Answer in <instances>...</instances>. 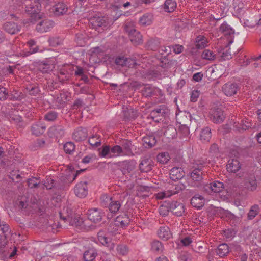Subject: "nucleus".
Segmentation results:
<instances>
[{
  "instance_id": "1",
  "label": "nucleus",
  "mask_w": 261,
  "mask_h": 261,
  "mask_svg": "<svg viewBox=\"0 0 261 261\" xmlns=\"http://www.w3.org/2000/svg\"><path fill=\"white\" fill-rule=\"evenodd\" d=\"M18 2V4L21 5L24 3L25 5V11L30 16L32 20L40 19L41 18V14H40L41 6L38 2H33L30 1H25L23 2V0H15Z\"/></svg>"
},
{
  "instance_id": "2",
  "label": "nucleus",
  "mask_w": 261,
  "mask_h": 261,
  "mask_svg": "<svg viewBox=\"0 0 261 261\" xmlns=\"http://www.w3.org/2000/svg\"><path fill=\"white\" fill-rule=\"evenodd\" d=\"M159 52L162 56L160 64L161 67L164 68H170L174 65L175 61L169 60L167 58V56L171 53L170 46H161L159 49Z\"/></svg>"
},
{
  "instance_id": "3",
  "label": "nucleus",
  "mask_w": 261,
  "mask_h": 261,
  "mask_svg": "<svg viewBox=\"0 0 261 261\" xmlns=\"http://www.w3.org/2000/svg\"><path fill=\"white\" fill-rule=\"evenodd\" d=\"M88 20L89 27L95 30L99 28L107 27L109 24L107 18L99 14L90 17Z\"/></svg>"
},
{
  "instance_id": "4",
  "label": "nucleus",
  "mask_w": 261,
  "mask_h": 261,
  "mask_svg": "<svg viewBox=\"0 0 261 261\" xmlns=\"http://www.w3.org/2000/svg\"><path fill=\"white\" fill-rule=\"evenodd\" d=\"M142 95L145 97H161L163 96L162 91L158 87L150 84H145L141 90Z\"/></svg>"
},
{
  "instance_id": "5",
  "label": "nucleus",
  "mask_w": 261,
  "mask_h": 261,
  "mask_svg": "<svg viewBox=\"0 0 261 261\" xmlns=\"http://www.w3.org/2000/svg\"><path fill=\"white\" fill-rule=\"evenodd\" d=\"M168 112V109H167L165 106H160L150 112V116L154 121L159 122L161 120L162 118L164 117Z\"/></svg>"
},
{
  "instance_id": "6",
  "label": "nucleus",
  "mask_w": 261,
  "mask_h": 261,
  "mask_svg": "<svg viewBox=\"0 0 261 261\" xmlns=\"http://www.w3.org/2000/svg\"><path fill=\"white\" fill-rule=\"evenodd\" d=\"M211 120L215 123L223 122L225 118V114L221 108H214L210 112Z\"/></svg>"
},
{
  "instance_id": "7",
  "label": "nucleus",
  "mask_w": 261,
  "mask_h": 261,
  "mask_svg": "<svg viewBox=\"0 0 261 261\" xmlns=\"http://www.w3.org/2000/svg\"><path fill=\"white\" fill-rule=\"evenodd\" d=\"M186 186L184 184L178 182L177 185L174 186V188L173 190L158 193L156 197L158 199H162L164 198L170 197L171 195L177 194L180 191L184 190Z\"/></svg>"
},
{
  "instance_id": "8",
  "label": "nucleus",
  "mask_w": 261,
  "mask_h": 261,
  "mask_svg": "<svg viewBox=\"0 0 261 261\" xmlns=\"http://www.w3.org/2000/svg\"><path fill=\"white\" fill-rule=\"evenodd\" d=\"M125 29L128 32L130 40L134 45H138L142 43V37L139 32L134 28H128L127 25Z\"/></svg>"
},
{
  "instance_id": "9",
  "label": "nucleus",
  "mask_w": 261,
  "mask_h": 261,
  "mask_svg": "<svg viewBox=\"0 0 261 261\" xmlns=\"http://www.w3.org/2000/svg\"><path fill=\"white\" fill-rule=\"evenodd\" d=\"M87 214L88 219L95 223L100 222L103 215L102 210L97 208L89 210Z\"/></svg>"
},
{
  "instance_id": "10",
  "label": "nucleus",
  "mask_w": 261,
  "mask_h": 261,
  "mask_svg": "<svg viewBox=\"0 0 261 261\" xmlns=\"http://www.w3.org/2000/svg\"><path fill=\"white\" fill-rule=\"evenodd\" d=\"M97 238L100 243L103 246L106 247L109 250H114L115 244L106 236L103 230L99 231L97 233Z\"/></svg>"
},
{
  "instance_id": "11",
  "label": "nucleus",
  "mask_w": 261,
  "mask_h": 261,
  "mask_svg": "<svg viewBox=\"0 0 261 261\" xmlns=\"http://www.w3.org/2000/svg\"><path fill=\"white\" fill-rule=\"evenodd\" d=\"M54 22L49 19H43L39 22L36 27L38 32L44 33L49 31L54 26Z\"/></svg>"
},
{
  "instance_id": "12",
  "label": "nucleus",
  "mask_w": 261,
  "mask_h": 261,
  "mask_svg": "<svg viewBox=\"0 0 261 261\" xmlns=\"http://www.w3.org/2000/svg\"><path fill=\"white\" fill-rule=\"evenodd\" d=\"M66 211L67 213V215L66 216H63L62 213H60V217L61 218L64 220L69 222V223L72 226H78L80 224L79 217H75L74 218H72V210L68 207V206L66 207H64L63 209V213H64V212Z\"/></svg>"
},
{
  "instance_id": "13",
  "label": "nucleus",
  "mask_w": 261,
  "mask_h": 261,
  "mask_svg": "<svg viewBox=\"0 0 261 261\" xmlns=\"http://www.w3.org/2000/svg\"><path fill=\"white\" fill-rule=\"evenodd\" d=\"M169 208L170 212L178 217L182 216L185 212L184 204L176 201H169Z\"/></svg>"
},
{
  "instance_id": "14",
  "label": "nucleus",
  "mask_w": 261,
  "mask_h": 261,
  "mask_svg": "<svg viewBox=\"0 0 261 261\" xmlns=\"http://www.w3.org/2000/svg\"><path fill=\"white\" fill-rule=\"evenodd\" d=\"M115 63L117 65L122 67L133 68L136 65V61L130 58H125L124 56L118 57L116 58Z\"/></svg>"
},
{
  "instance_id": "15",
  "label": "nucleus",
  "mask_w": 261,
  "mask_h": 261,
  "mask_svg": "<svg viewBox=\"0 0 261 261\" xmlns=\"http://www.w3.org/2000/svg\"><path fill=\"white\" fill-rule=\"evenodd\" d=\"M3 29L8 33L14 35L20 31L21 26L12 21H7L3 25Z\"/></svg>"
},
{
  "instance_id": "16",
  "label": "nucleus",
  "mask_w": 261,
  "mask_h": 261,
  "mask_svg": "<svg viewBox=\"0 0 261 261\" xmlns=\"http://www.w3.org/2000/svg\"><path fill=\"white\" fill-rule=\"evenodd\" d=\"M238 90V85L234 83L228 82L225 84L222 87L224 93L227 96H231L236 94Z\"/></svg>"
},
{
  "instance_id": "17",
  "label": "nucleus",
  "mask_w": 261,
  "mask_h": 261,
  "mask_svg": "<svg viewBox=\"0 0 261 261\" xmlns=\"http://www.w3.org/2000/svg\"><path fill=\"white\" fill-rule=\"evenodd\" d=\"M74 193L80 198H84L88 194L87 182L81 181L77 184L74 188Z\"/></svg>"
},
{
  "instance_id": "18",
  "label": "nucleus",
  "mask_w": 261,
  "mask_h": 261,
  "mask_svg": "<svg viewBox=\"0 0 261 261\" xmlns=\"http://www.w3.org/2000/svg\"><path fill=\"white\" fill-rule=\"evenodd\" d=\"M154 166L153 161L149 158L145 157L139 164V169L142 172L150 171Z\"/></svg>"
},
{
  "instance_id": "19",
  "label": "nucleus",
  "mask_w": 261,
  "mask_h": 261,
  "mask_svg": "<svg viewBox=\"0 0 261 261\" xmlns=\"http://www.w3.org/2000/svg\"><path fill=\"white\" fill-rule=\"evenodd\" d=\"M203 166L201 164H194L192 166L191 177L195 181H200L202 177Z\"/></svg>"
},
{
  "instance_id": "20",
  "label": "nucleus",
  "mask_w": 261,
  "mask_h": 261,
  "mask_svg": "<svg viewBox=\"0 0 261 261\" xmlns=\"http://www.w3.org/2000/svg\"><path fill=\"white\" fill-rule=\"evenodd\" d=\"M88 136V130L86 128L80 127L73 133V139L77 142L85 140Z\"/></svg>"
},
{
  "instance_id": "21",
  "label": "nucleus",
  "mask_w": 261,
  "mask_h": 261,
  "mask_svg": "<svg viewBox=\"0 0 261 261\" xmlns=\"http://www.w3.org/2000/svg\"><path fill=\"white\" fill-rule=\"evenodd\" d=\"M220 30L225 36H228L229 43H232L233 42L232 37H233L234 31L230 26L227 23L224 22L221 25Z\"/></svg>"
},
{
  "instance_id": "22",
  "label": "nucleus",
  "mask_w": 261,
  "mask_h": 261,
  "mask_svg": "<svg viewBox=\"0 0 261 261\" xmlns=\"http://www.w3.org/2000/svg\"><path fill=\"white\" fill-rule=\"evenodd\" d=\"M119 166L123 174L130 173L135 169V164L133 161L125 160L119 163Z\"/></svg>"
},
{
  "instance_id": "23",
  "label": "nucleus",
  "mask_w": 261,
  "mask_h": 261,
  "mask_svg": "<svg viewBox=\"0 0 261 261\" xmlns=\"http://www.w3.org/2000/svg\"><path fill=\"white\" fill-rule=\"evenodd\" d=\"M114 222L119 227L124 228L129 224L130 219L128 215L124 214L117 216Z\"/></svg>"
},
{
  "instance_id": "24",
  "label": "nucleus",
  "mask_w": 261,
  "mask_h": 261,
  "mask_svg": "<svg viewBox=\"0 0 261 261\" xmlns=\"http://www.w3.org/2000/svg\"><path fill=\"white\" fill-rule=\"evenodd\" d=\"M68 10L67 5L63 3L60 2L56 4L52 8V11L56 16H60L65 14Z\"/></svg>"
},
{
  "instance_id": "25",
  "label": "nucleus",
  "mask_w": 261,
  "mask_h": 261,
  "mask_svg": "<svg viewBox=\"0 0 261 261\" xmlns=\"http://www.w3.org/2000/svg\"><path fill=\"white\" fill-rule=\"evenodd\" d=\"M176 119L180 125L187 126L190 124L191 115L186 112H181L176 115Z\"/></svg>"
},
{
  "instance_id": "26",
  "label": "nucleus",
  "mask_w": 261,
  "mask_h": 261,
  "mask_svg": "<svg viewBox=\"0 0 261 261\" xmlns=\"http://www.w3.org/2000/svg\"><path fill=\"white\" fill-rule=\"evenodd\" d=\"M120 147L122 150V155L123 156H131L134 155L131 141L127 140L122 141Z\"/></svg>"
},
{
  "instance_id": "27",
  "label": "nucleus",
  "mask_w": 261,
  "mask_h": 261,
  "mask_svg": "<svg viewBox=\"0 0 261 261\" xmlns=\"http://www.w3.org/2000/svg\"><path fill=\"white\" fill-rule=\"evenodd\" d=\"M204 199L199 194H195L191 199V205L198 209L202 208L204 205Z\"/></svg>"
},
{
  "instance_id": "28",
  "label": "nucleus",
  "mask_w": 261,
  "mask_h": 261,
  "mask_svg": "<svg viewBox=\"0 0 261 261\" xmlns=\"http://www.w3.org/2000/svg\"><path fill=\"white\" fill-rule=\"evenodd\" d=\"M143 145L146 148H151L154 146L157 142L154 134H151L146 135L142 139Z\"/></svg>"
},
{
  "instance_id": "29",
  "label": "nucleus",
  "mask_w": 261,
  "mask_h": 261,
  "mask_svg": "<svg viewBox=\"0 0 261 261\" xmlns=\"http://www.w3.org/2000/svg\"><path fill=\"white\" fill-rule=\"evenodd\" d=\"M184 176L185 173L181 168L173 167L170 170V177L172 180L181 179Z\"/></svg>"
},
{
  "instance_id": "30",
  "label": "nucleus",
  "mask_w": 261,
  "mask_h": 261,
  "mask_svg": "<svg viewBox=\"0 0 261 261\" xmlns=\"http://www.w3.org/2000/svg\"><path fill=\"white\" fill-rule=\"evenodd\" d=\"M158 235L160 239L167 241L171 237L172 234L169 227L163 226L160 227Z\"/></svg>"
},
{
  "instance_id": "31",
  "label": "nucleus",
  "mask_w": 261,
  "mask_h": 261,
  "mask_svg": "<svg viewBox=\"0 0 261 261\" xmlns=\"http://www.w3.org/2000/svg\"><path fill=\"white\" fill-rule=\"evenodd\" d=\"M227 166V171L232 173H236L241 168L239 161L234 159L229 160Z\"/></svg>"
},
{
  "instance_id": "32",
  "label": "nucleus",
  "mask_w": 261,
  "mask_h": 261,
  "mask_svg": "<svg viewBox=\"0 0 261 261\" xmlns=\"http://www.w3.org/2000/svg\"><path fill=\"white\" fill-rule=\"evenodd\" d=\"M97 255V251L95 249L89 248L83 254V259L84 261H93Z\"/></svg>"
},
{
  "instance_id": "33",
  "label": "nucleus",
  "mask_w": 261,
  "mask_h": 261,
  "mask_svg": "<svg viewBox=\"0 0 261 261\" xmlns=\"http://www.w3.org/2000/svg\"><path fill=\"white\" fill-rule=\"evenodd\" d=\"M45 126H43L40 122L33 124L31 127L32 133L37 136L42 134L45 129Z\"/></svg>"
},
{
  "instance_id": "34",
  "label": "nucleus",
  "mask_w": 261,
  "mask_h": 261,
  "mask_svg": "<svg viewBox=\"0 0 261 261\" xmlns=\"http://www.w3.org/2000/svg\"><path fill=\"white\" fill-rule=\"evenodd\" d=\"M230 246L226 243H223L218 246L217 254L220 257H224L227 255L229 252H230Z\"/></svg>"
},
{
  "instance_id": "35",
  "label": "nucleus",
  "mask_w": 261,
  "mask_h": 261,
  "mask_svg": "<svg viewBox=\"0 0 261 261\" xmlns=\"http://www.w3.org/2000/svg\"><path fill=\"white\" fill-rule=\"evenodd\" d=\"M122 202L121 200H115L111 199V201L108 204L109 211L112 213H117L121 206Z\"/></svg>"
},
{
  "instance_id": "36",
  "label": "nucleus",
  "mask_w": 261,
  "mask_h": 261,
  "mask_svg": "<svg viewBox=\"0 0 261 261\" xmlns=\"http://www.w3.org/2000/svg\"><path fill=\"white\" fill-rule=\"evenodd\" d=\"M88 142L92 148L97 147L101 145L99 136L96 134L90 136Z\"/></svg>"
},
{
  "instance_id": "37",
  "label": "nucleus",
  "mask_w": 261,
  "mask_h": 261,
  "mask_svg": "<svg viewBox=\"0 0 261 261\" xmlns=\"http://www.w3.org/2000/svg\"><path fill=\"white\" fill-rule=\"evenodd\" d=\"M119 227L117 226L114 221L111 222L107 227L108 234L111 236H115L117 234H120Z\"/></svg>"
},
{
  "instance_id": "38",
  "label": "nucleus",
  "mask_w": 261,
  "mask_h": 261,
  "mask_svg": "<svg viewBox=\"0 0 261 261\" xmlns=\"http://www.w3.org/2000/svg\"><path fill=\"white\" fill-rule=\"evenodd\" d=\"M177 133L176 129L173 125H169L164 131L165 136L169 139L175 138Z\"/></svg>"
},
{
  "instance_id": "39",
  "label": "nucleus",
  "mask_w": 261,
  "mask_h": 261,
  "mask_svg": "<svg viewBox=\"0 0 261 261\" xmlns=\"http://www.w3.org/2000/svg\"><path fill=\"white\" fill-rule=\"evenodd\" d=\"M177 6L175 0H166L164 3V9L167 12H172L176 9Z\"/></svg>"
},
{
  "instance_id": "40",
  "label": "nucleus",
  "mask_w": 261,
  "mask_h": 261,
  "mask_svg": "<svg viewBox=\"0 0 261 261\" xmlns=\"http://www.w3.org/2000/svg\"><path fill=\"white\" fill-rule=\"evenodd\" d=\"M160 41L158 39H151L146 44V47L148 49L155 51L160 48Z\"/></svg>"
},
{
  "instance_id": "41",
  "label": "nucleus",
  "mask_w": 261,
  "mask_h": 261,
  "mask_svg": "<svg viewBox=\"0 0 261 261\" xmlns=\"http://www.w3.org/2000/svg\"><path fill=\"white\" fill-rule=\"evenodd\" d=\"M123 113L124 119L127 120L135 119L137 117V111L134 109L127 108Z\"/></svg>"
},
{
  "instance_id": "42",
  "label": "nucleus",
  "mask_w": 261,
  "mask_h": 261,
  "mask_svg": "<svg viewBox=\"0 0 261 261\" xmlns=\"http://www.w3.org/2000/svg\"><path fill=\"white\" fill-rule=\"evenodd\" d=\"M170 159L169 154L167 152H162L156 156L158 162L162 164H167Z\"/></svg>"
},
{
  "instance_id": "43",
  "label": "nucleus",
  "mask_w": 261,
  "mask_h": 261,
  "mask_svg": "<svg viewBox=\"0 0 261 261\" xmlns=\"http://www.w3.org/2000/svg\"><path fill=\"white\" fill-rule=\"evenodd\" d=\"M211 129L209 127L203 128L200 134V139L205 142H208L211 138Z\"/></svg>"
},
{
  "instance_id": "44",
  "label": "nucleus",
  "mask_w": 261,
  "mask_h": 261,
  "mask_svg": "<svg viewBox=\"0 0 261 261\" xmlns=\"http://www.w3.org/2000/svg\"><path fill=\"white\" fill-rule=\"evenodd\" d=\"M245 186L246 188L250 191L255 190L257 187V182L255 177L254 176L249 177L246 181Z\"/></svg>"
},
{
  "instance_id": "45",
  "label": "nucleus",
  "mask_w": 261,
  "mask_h": 261,
  "mask_svg": "<svg viewBox=\"0 0 261 261\" xmlns=\"http://www.w3.org/2000/svg\"><path fill=\"white\" fill-rule=\"evenodd\" d=\"M151 250L154 252H162L164 246L160 241L154 240L151 243Z\"/></svg>"
},
{
  "instance_id": "46",
  "label": "nucleus",
  "mask_w": 261,
  "mask_h": 261,
  "mask_svg": "<svg viewBox=\"0 0 261 261\" xmlns=\"http://www.w3.org/2000/svg\"><path fill=\"white\" fill-rule=\"evenodd\" d=\"M87 38L85 33H78L75 35V41L80 46H85Z\"/></svg>"
},
{
  "instance_id": "47",
  "label": "nucleus",
  "mask_w": 261,
  "mask_h": 261,
  "mask_svg": "<svg viewBox=\"0 0 261 261\" xmlns=\"http://www.w3.org/2000/svg\"><path fill=\"white\" fill-rule=\"evenodd\" d=\"M259 208L258 205L254 204L252 206L247 214V219L251 220L253 219L259 213Z\"/></svg>"
},
{
  "instance_id": "48",
  "label": "nucleus",
  "mask_w": 261,
  "mask_h": 261,
  "mask_svg": "<svg viewBox=\"0 0 261 261\" xmlns=\"http://www.w3.org/2000/svg\"><path fill=\"white\" fill-rule=\"evenodd\" d=\"M111 155H110V158L123 156L120 145H114L111 147Z\"/></svg>"
},
{
  "instance_id": "49",
  "label": "nucleus",
  "mask_w": 261,
  "mask_h": 261,
  "mask_svg": "<svg viewBox=\"0 0 261 261\" xmlns=\"http://www.w3.org/2000/svg\"><path fill=\"white\" fill-rule=\"evenodd\" d=\"M152 23V16L149 14H145L139 19V23L142 26L149 25Z\"/></svg>"
},
{
  "instance_id": "50",
  "label": "nucleus",
  "mask_w": 261,
  "mask_h": 261,
  "mask_svg": "<svg viewBox=\"0 0 261 261\" xmlns=\"http://www.w3.org/2000/svg\"><path fill=\"white\" fill-rule=\"evenodd\" d=\"M201 58L206 60H214L216 58V54L212 50L204 49L201 54Z\"/></svg>"
},
{
  "instance_id": "51",
  "label": "nucleus",
  "mask_w": 261,
  "mask_h": 261,
  "mask_svg": "<svg viewBox=\"0 0 261 261\" xmlns=\"http://www.w3.org/2000/svg\"><path fill=\"white\" fill-rule=\"evenodd\" d=\"M213 188V192L219 193L221 192L224 188V184L219 181H214L211 182Z\"/></svg>"
},
{
  "instance_id": "52",
  "label": "nucleus",
  "mask_w": 261,
  "mask_h": 261,
  "mask_svg": "<svg viewBox=\"0 0 261 261\" xmlns=\"http://www.w3.org/2000/svg\"><path fill=\"white\" fill-rule=\"evenodd\" d=\"M230 250L234 255L238 256L243 252V249L240 245L236 243L230 244Z\"/></svg>"
},
{
  "instance_id": "53",
  "label": "nucleus",
  "mask_w": 261,
  "mask_h": 261,
  "mask_svg": "<svg viewBox=\"0 0 261 261\" xmlns=\"http://www.w3.org/2000/svg\"><path fill=\"white\" fill-rule=\"evenodd\" d=\"M206 45L205 38L202 36H198L196 39L195 47L197 49L204 48Z\"/></svg>"
},
{
  "instance_id": "54",
  "label": "nucleus",
  "mask_w": 261,
  "mask_h": 261,
  "mask_svg": "<svg viewBox=\"0 0 261 261\" xmlns=\"http://www.w3.org/2000/svg\"><path fill=\"white\" fill-rule=\"evenodd\" d=\"M116 250L119 255L123 256L127 255L129 252L128 247L124 244H120L117 245Z\"/></svg>"
},
{
  "instance_id": "55",
  "label": "nucleus",
  "mask_w": 261,
  "mask_h": 261,
  "mask_svg": "<svg viewBox=\"0 0 261 261\" xmlns=\"http://www.w3.org/2000/svg\"><path fill=\"white\" fill-rule=\"evenodd\" d=\"M58 114L55 111H49L44 115V119L48 121H54L58 118Z\"/></svg>"
},
{
  "instance_id": "56",
  "label": "nucleus",
  "mask_w": 261,
  "mask_h": 261,
  "mask_svg": "<svg viewBox=\"0 0 261 261\" xmlns=\"http://www.w3.org/2000/svg\"><path fill=\"white\" fill-rule=\"evenodd\" d=\"M38 70L42 73H47L51 70V66L44 62H41L38 66Z\"/></svg>"
},
{
  "instance_id": "57",
  "label": "nucleus",
  "mask_w": 261,
  "mask_h": 261,
  "mask_svg": "<svg viewBox=\"0 0 261 261\" xmlns=\"http://www.w3.org/2000/svg\"><path fill=\"white\" fill-rule=\"evenodd\" d=\"M169 211H170V208H169V202L166 203L165 204L161 205L159 207V213L163 216H167Z\"/></svg>"
},
{
  "instance_id": "58",
  "label": "nucleus",
  "mask_w": 261,
  "mask_h": 261,
  "mask_svg": "<svg viewBox=\"0 0 261 261\" xmlns=\"http://www.w3.org/2000/svg\"><path fill=\"white\" fill-rule=\"evenodd\" d=\"M64 151L68 154H71L75 150V145L72 142H68L64 145Z\"/></svg>"
},
{
  "instance_id": "59",
  "label": "nucleus",
  "mask_w": 261,
  "mask_h": 261,
  "mask_svg": "<svg viewBox=\"0 0 261 261\" xmlns=\"http://www.w3.org/2000/svg\"><path fill=\"white\" fill-rule=\"evenodd\" d=\"M39 180L34 177H32L28 179V186L31 189L38 188L40 186V182Z\"/></svg>"
},
{
  "instance_id": "60",
  "label": "nucleus",
  "mask_w": 261,
  "mask_h": 261,
  "mask_svg": "<svg viewBox=\"0 0 261 261\" xmlns=\"http://www.w3.org/2000/svg\"><path fill=\"white\" fill-rule=\"evenodd\" d=\"M117 0H114L113 6L115 8H120L122 7L127 8L131 5L130 2L126 0H121V2H117Z\"/></svg>"
},
{
  "instance_id": "61",
  "label": "nucleus",
  "mask_w": 261,
  "mask_h": 261,
  "mask_svg": "<svg viewBox=\"0 0 261 261\" xmlns=\"http://www.w3.org/2000/svg\"><path fill=\"white\" fill-rule=\"evenodd\" d=\"M99 154L102 157L110 158V155H111V147L108 145L103 146Z\"/></svg>"
},
{
  "instance_id": "62",
  "label": "nucleus",
  "mask_w": 261,
  "mask_h": 261,
  "mask_svg": "<svg viewBox=\"0 0 261 261\" xmlns=\"http://www.w3.org/2000/svg\"><path fill=\"white\" fill-rule=\"evenodd\" d=\"M43 185L47 189H51L55 186V181L49 177H46L44 180Z\"/></svg>"
},
{
  "instance_id": "63",
  "label": "nucleus",
  "mask_w": 261,
  "mask_h": 261,
  "mask_svg": "<svg viewBox=\"0 0 261 261\" xmlns=\"http://www.w3.org/2000/svg\"><path fill=\"white\" fill-rule=\"evenodd\" d=\"M13 120L14 122L17 125L18 128H23L25 126V123L23 121L21 117L19 116H15L14 118H13Z\"/></svg>"
},
{
  "instance_id": "64",
  "label": "nucleus",
  "mask_w": 261,
  "mask_h": 261,
  "mask_svg": "<svg viewBox=\"0 0 261 261\" xmlns=\"http://www.w3.org/2000/svg\"><path fill=\"white\" fill-rule=\"evenodd\" d=\"M236 234V232L232 229H228L223 230V235L227 239H232Z\"/></svg>"
}]
</instances>
